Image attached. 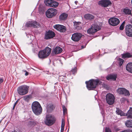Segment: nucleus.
Listing matches in <instances>:
<instances>
[{
	"mask_svg": "<svg viewBox=\"0 0 132 132\" xmlns=\"http://www.w3.org/2000/svg\"><path fill=\"white\" fill-rule=\"evenodd\" d=\"M31 108L32 111L36 115H39L42 113V108L38 102H34L32 104Z\"/></svg>",
	"mask_w": 132,
	"mask_h": 132,
	"instance_id": "1",
	"label": "nucleus"
},
{
	"mask_svg": "<svg viewBox=\"0 0 132 132\" xmlns=\"http://www.w3.org/2000/svg\"><path fill=\"white\" fill-rule=\"evenodd\" d=\"M87 87L88 90H92L96 87L97 85L100 84L101 82L98 80L91 79L85 82Z\"/></svg>",
	"mask_w": 132,
	"mask_h": 132,
	"instance_id": "2",
	"label": "nucleus"
},
{
	"mask_svg": "<svg viewBox=\"0 0 132 132\" xmlns=\"http://www.w3.org/2000/svg\"><path fill=\"white\" fill-rule=\"evenodd\" d=\"M51 51V48L48 47H46L44 50L39 51L38 56L40 59L46 58L50 55Z\"/></svg>",
	"mask_w": 132,
	"mask_h": 132,
	"instance_id": "3",
	"label": "nucleus"
},
{
	"mask_svg": "<svg viewBox=\"0 0 132 132\" xmlns=\"http://www.w3.org/2000/svg\"><path fill=\"white\" fill-rule=\"evenodd\" d=\"M29 87L26 85H23L19 87L17 89L18 93L20 95H23L27 93Z\"/></svg>",
	"mask_w": 132,
	"mask_h": 132,
	"instance_id": "4",
	"label": "nucleus"
},
{
	"mask_svg": "<svg viewBox=\"0 0 132 132\" xmlns=\"http://www.w3.org/2000/svg\"><path fill=\"white\" fill-rule=\"evenodd\" d=\"M100 29L98 26L96 24H94L91 26V28L87 30V33L89 34H92L98 31Z\"/></svg>",
	"mask_w": 132,
	"mask_h": 132,
	"instance_id": "5",
	"label": "nucleus"
},
{
	"mask_svg": "<svg viewBox=\"0 0 132 132\" xmlns=\"http://www.w3.org/2000/svg\"><path fill=\"white\" fill-rule=\"evenodd\" d=\"M55 119L54 117L49 115L46 116L45 122L46 125L51 126L55 122Z\"/></svg>",
	"mask_w": 132,
	"mask_h": 132,
	"instance_id": "6",
	"label": "nucleus"
},
{
	"mask_svg": "<svg viewBox=\"0 0 132 132\" xmlns=\"http://www.w3.org/2000/svg\"><path fill=\"white\" fill-rule=\"evenodd\" d=\"M57 13V10L54 8L49 9L46 12V15L48 18H51Z\"/></svg>",
	"mask_w": 132,
	"mask_h": 132,
	"instance_id": "7",
	"label": "nucleus"
},
{
	"mask_svg": "<svg viewBox=\"0 0 132 132\" xmlns=\"http://www.w3.org/2000/svg\"><path fill=\"white\" fill-rule=\"evenodd\" d=\"M106 100L107 103L110 105H111L114 102V97L112 94H108L106 96Z\"/></svg>",
	"mask_w": 132,
	"mask_h": 132,
	"instance_id": "8",
	"label": "nucleus"
},
{
	"mask_svg": "<svg viewBox=\"0 0 132 132\" xmlns=\"http://www.w3.org/2000/svg\"><path fill=\"white\" fill-rule=\"evenodd\" d=\"M117 92L119 94L123 95L125 96H129L130 95L129 91L123 88H118L117 90Z\"/></svg>",
	"mask_w": 132,
	"mask_h": 132,
	"instance_id": "9",
	"label": "nucleus"
},
{
	"mask_svg": "<svg viewBox=\"0 0 132 132\" xmlns=\"http://www.w3.org/2000/svg\"><path fill=\"white\" fill-rule=\"evenodd\" d=\"M120 22V21L118 19L113 17L110 18L109 20V24L113 26H116Z\"/></svg>",
	"mask_w": 132,
	"mask_h": 132,
	"instance_id": "10",
	"label": "nucleus"
},
{
	"mask_svg": "<svg viewBox=\"0 0 132 132\" xmlns=\"http://www.w3.org/2000/svg\"><path fill=\"white\" fill-rule=\"evenodd\" d=\"M55 33L51 30H49L46 31L45 34L44 38L46 39H48L52 38L55 37Z\"/></svg>",
	"mask_w": 132,
	"mask_h": 132,
	"instance_id": "11",
	"label": "nucleus"
},
{
	"mask_svg": "<svg viewBox=\"0 0 132 132\" xmlns=\"http://www.w3.org/2000/svg\"><path fill=\"white\" fill-rule=\"evenodd\" d=\"M126 33V35L130 37H132V25L128 24L125 27Z\"/></svg>",
	"mask_w": 132,
	"mask_h": 132,
	"instance_id": "12",
	"label": "nucleus"
},
{
	"mask_svg": "<svg viewBox=\"0 0 132 132\" xmlns=\"http://www.w3.org/2000/svg\"><path fill=\"white\" fill-rule=\"evenodd\" d=\"M98 4L104 7H106L111 4V3L109 0H103L100 1Z\"/></svg>",
	"mask_w": 132,
	"mask_h": 132,
	"instance_id": "13",
	"label": "nucleus"
},
{
	"mask_svg": "<svg viewBox=\"0 0 132 132\" xmlns=\"http://www.w3.org/2000/svg\"><path fill=\"white\" fill-rule=\"evenodd\" d=\"M82 36L81 34L76 33H74L72 35L71 38L73 41L77 42L80 39Z\"/></svg>",
	"mask_w": 132,
	"mask_h": 132,
	"instance_id": "14",
	"label": "nucleus"
},
{
	"mask_svg": "<svg viewBox=\"0 0 132 132\" xmlns=\"http://www.w3.org/2000/svg\"><path fill=\"white\" fill-rule=\"evenodd\" d=\"M54 28L61 32H65L66 31V27L62 25L56 24L54 26Z\"/></svg>",
	"mask_w": 132,
	"mask_h": 132,
	"instance_id": "15",
	"label": "nucleus"
},
{
	"mask_svg": "<svg viewBox=\"0 0 132 132\" xmlns=\"http://www.w3.org/2000/svg\"><path fill=\"white\" fill-rule=\"evenodd\" d=\"M37 25V22H36L31 21L27 22L25 24V26L27 27H35Z\"/></svg>",
	"mask_w": 132,
	"mask_h": 132,
	"instance_id": "16",
	"label": "nucleus"
},
{
	"mask_svg": "<svg viewBox=\"0 0 132 132\" xmlns=\"http://www.w3.org/2000/svg\"><path fill=\"white\" fill-rule=\"evenodd\" d=\"M62 51V49L59 47H57L53 49L52 53H53L55 54L60 53Z\"/></svg>",
	"mask_w": 132,
	"mask_h": 132,
	"instance_id": "17",
	"label": "nucleus"
},
{
	"mask_svg": "<svg viewBox=\"0 0 132 132\" xmlns=\"http://www.w3.org/2000/svg\"><path fill=\"white\" fill-rule=\"evenodd\" d=\"M117 77L116 75L111 74L108 75L106 77V78L108 80L111 79L115 81L116 80Z\"/></svg>",
	"mask_w": 132,
	"mask_h": 132,
	"instance_id": "18",
	"label": "nucleus"
},
{
	"mask_svg": "<svg viewBox=\"0 0 132 132\" xmlns=\"http://www.w3.org/2000/svg\"><path fill=\"white\" fill-rule=\"evenodd\" d=\"M84 17L87 20H92L94 19L95 16L92 14H87L84 15Z\"/></svg>",
	"mask_w": 132,
	"mask_h": 132,
	"instance_id": "19",
	"label": "nucleus"
},
{
	"mask_svg": "<svg viewBox=\"0 0 132 132\" xmlns=\"http://www.w3.org/2000/svg\"><path fill=\"white\" fill-rule=\"evenodd\" d=\"M126 69L128 71L132 73V63H129L127 65Z\"/></svg>",
	"mask_w": 132,
	"mask_h": 132,
	"instance_id": "20",
	"label": "nucleus"
},
{
	"mask_svg": "<svg viewBox=\"0 0 132 132\" xmlns=\"http://www.w3.org/2000/svg\"><path fill=\"white\" fill-rule=\"evenodd\" d=\"M54 108L55 106L54 105L52 104H49L47 107V111L49 113L51 112Z\"/></svg>",
	"mask_w": 132,
	"mask_h": 132,
	"instance_id": "21",
	"label": "nucleus"
},
{
	"mask_svg": "<svg viewBox=\"0 0 132 132\" xmlns=\"http://www.w3.org/2000/svg\"><path fill=\"white\" fill-rule=\"evenodd\" d=\"M126 116L128 118H132V107L130 108L129 110L128 111L127 113L126 114Z\"/></svg>",
	"mask_w": 132,
	"mask_h": 132,
	"instance_id": "22",
	"label": "nucleus"
},
{
	"mask_svg": "<svg viewBox=\"0 0 132 132\" xmlns=\"http://www.w3.org/2000/svg\"><path fill=\"white\" fill-rule=\"evenodd\" d=\"M68 16V15L64 13H63L59 17V18L61 20H64L66 19Z\"/></svg>",
	"mask_w": 132,
	"mask_h": 132,
	"instance_id": "23",
	"label": "nucleus"
},
{
	"mask_svg": "<svg viewBox=\"0 0 132 132\" xmlns=\"http://www.w3.org/2000/svg\"><path fill=\"white\" fill-rule=\"evenodd\" d=\"M132 56V55L130 53H127L124 54H122V57L123 58H129L131 57Z\"/></svg>",
	"mask_w": 132,
	"mask_h": 132,
	"instance_id": "24",
	"label": "nucleus"
},
{
	"mask_svg": "<svg viewBox=\"0 0 132 132\" xmlns=\"http://www.w3.org/2000/svg\"><path fill=\"white\" fill-rule=\"evenodd\" d=\"M117 114L120 115L121 116H126V114L124 113L122 111L118 109H117L116 111Z\"/></svg>",
	"mask_w": 132,
	"mask_h": 132,
	"instance_id": "25",
	"label": "nucleus"
},
{
	"mask_svg": "<svg viewBox=\"0 0 132 132\" xmlns=\"http://www.w3.org/2000/svg\"><path fill=\"white\" fill-rule=\"evenodd\" d=\"M125 125L127 127L132 128V120L127 121L125 122Z\"/></svg>",
	"mask_w": 132,
	"mask_h": 132,
	"instance_id": "26",
	"label": "nucleus"
},
{
	"mask_svg": "<svg viewBox=\"0 0 132 132\" xmlns=\"http://www.w3.org/2000/svg\"><path fill=\"white\" fill-rule=\"evenodd\" d=\"M81 23L80 22H77L74 23V27L77 29H78L81 28L80 24Z\"/></svg>",
	"mask_w": 132,
	"mask_h": 132,
	"instance_id": "27",
	"label": "nucleus"
},
{
	"mask_svg": "<svg viewBox=\"0 0 132 132\" xmlns=\"http://www.w3.org/2000/svg\"><path fill=\"white\" fill-rule=\"evenodd\" d=\"M52 0H45L44 2L46 6H49L50 7L51 5L52 4Z\"/></svg>",
	"mask_w": 132,
	"mask_h": 132,
	"instance_id": "28",
	"label": "nucleus"
},
{
	"mask_svg": "<svg viewBox=\"0 0 132 132\" xmlns=\"http://www.w3.org/2000/svg\"><path fill=\"white\" fill-rule=\"evenodd\" d=\"M59 5L58 3L53 1L52 3V4L51 5L50 7H57Z\"/></svg>",
	"mask_w": 132,
	"mask_h": 132,
	"instance_id": "29",
	"label": "nucleus"
},
{
	"mask_svg": "<svg viewBox=\"0 0 132 132\" xmlns=\"http://www.w3.org/2000/svg\"><path fill=\"white\" fill-rule=\"evenodd\" d=\"M123 11L125 14H131V10L127 8L124 9H123Z\"/></svg>",
	"mask_w": 132,
	"mask_h": 132,
	"instance_id": "30",
	"label": "nucleus"
},
{
	"mask_svg": "<svg viewBox=\"0 0 132 132\" xmlns=\"http://www.w3.org/2000/svg\"><path fill=\"white\" fill-rule=\"evenodd\" d=\"M125 21H123L121 25L120 26L119 29L121 30H122L123 29L124 24H125Z\"/></svg>",
	"mask_w": 132,
	"mask_h": 132,
	"instance_id": "31",
	"label": "nucleus"
},
{
	"mask_svg": "<svg viewBox=\"0 0 132 132\" xmlns=\"http://www.w3.org/2000/svg\"><path fill=\"white\" fill-rule=\"evenodd\" d=\"M119 65L121 66L124 60L122 59L119 58Z\"/></svg>",
	"mask_w": 132,
	"mask_h": 132,
	"instance_id": "32",
	"label": "nucleus"
},
{
	"mask_svg": "<svg viewBox=\"0 0 132 132\" xmlns=\"http://www.w3.org/2000/svg\"><path fill=\"white\" fill-rule=\"evenodd\" d=\"M76 68L75 67L73 69H72V70H71V72H72L73 74H75L76 72Z\"/></svg>",
	"mask_w": 132,
	"mask_h": 132,
	"instance_id": "33",
	"label": "nucleus"
},
{
	"mask_svg": "<svg viewBox=\"0 0 132 132\" xmlns=\"http://www.w3.org/2000/svg\"><path fill=\"white\" fill-rule=\"evenodd\" d=\"M63 112L64 113H66L67 111V109L66 108H65V106L63 105Z\"/></svg>",
	"mask_w": 132,
	"mask_h": 132,
	"instance_id": "34",
	"label": "nucleus"
},
{
	"mask_svg": "<svg viewBox=\"0 0 132 132\" xmlns=\"http://www.w3.org/2000/svg\"><path fill=\"white\" fill-rule=\"evenodd\" d=\"M65 125V122L64 120L63 119H62V124L61 127H64Z\"/></svg>",
	"mask_w": 132,
	"mask_h": 132,
	"instance_id": "35",
	"label": "nucleus"
},
{
	"mask_svg": "<svg viewBox=\"0 0 132 132\" xmlns=\"http://www.w3.org/2000/svg\"><path fill=\"white\" fill-rule=\"evenodd\" d=\"M105 132H111L109 128L106 127L105 128Z\"/></svg>",
	"mask_w": 132,
	"mask_h": 132,
	"instance_id": "36",
	"label": "nucleus"
},
{
	"mask_svg": "<svg viewBox=\"0 0 132 132\" xmlns=\"http://www.w3.org/2000/svg\"><path fill=\"white\" fill-rule=\"evenodd\" d=\"M18 101H17L14 104V105L13 106V109H14L15 107V106L16 105V104H17V103H18Z\"/></svg>",
	"mask_w": 132,
	"mask_h": 132,
	"instance_id": "37",
	"label": "nucleus"
},
{
	"mask_svg": "<svg viewBox=\"0 0 132 132\" xmlns=\"http://www.w3.org/2000/svg\"><path fill=\"white\" fill-rule=\"evenodd\" d=\"M64 127H61V132H63L64 130Z\"/></svg>",
	"mask_w": 132,
	"mask_h": 132,
	"instance_id": "38",
	"label": "nucleus"
},
{
	"mask_svg": "<svg viewBox=\"0 0 132 132\" xmlns=\"http://www.w3.org/2000/svg\"><path fill=\"white\" fill-rule=\"evenodd\" d=\"M3 79L2 78H0V85H1V83L3 82Z\"/></svg>",
	"mask_w": 132,
	"mask_h": 132,
	"instance_id": "39",
	"label": "nucleus"
},
{
	"mask_svg": "<svg viewBox=\"0 0 132 132\" xmlns=\"http://www.w3.org/2000/svg\"><path fill=\"white\" fill-rule=\"evenodd\" d=\"M25 72H26L25 73V75L26 76H27L28 75V73L26 71V70L25 71Z\"/></svg>",
	"mask_w": 132,
	"mask_h": 132,
	"instance_id": "40",
	"label": "nucleus"
},
{
	"mask_svg": "<svg viewBox=\"0 0 132 132\" xmlns=\"http://www.w3.org/2000/svg\"><path fill=\"white\" fill-rule=\"evenodd\" d=\"M29 96H26L24 97V98H25L26 99H27V98H29Z\"/></svg>",
	"mask_w": 132,
	"mask_h": 132,
	"instance_id": "41",
	"label": "nucleus"
},
{
	"mask_svg": "<svg viewBox=\"0 0 132 132\" xmlns=\"http://www.w3.org/2000/svg\"><path fill=\"white\" fill-rule=\"evenodd\" d=\"M130 87L131 88H132V83L130 84Z\"/></svg>",
	"mask_w": 132,
	"mask_h": 132,
	"instance_id": "42",
	"label": "nucleus"
},
{
	"mask_svg": "<svg viewBox=\"0 0 132 132\" xmlns=\"http://www.w3.org/2000/svg\"><path fill=\"white\" fill-rule=\"evenodd\" d=\"M85 46H81V47L82 48H83L85 47Z\"/></svg>",
	"mask_w": 132,
	"mask_h": 132,
	"instance_id": "43",
	"label": "nucleus"
},
{
	"mask_svg": "<svg viewBox=\"0 0 132 132\" xmlns=\"http://www.w3.org/2000/svg\"><path fill=\"white\" fill-rule=\"evenodd\" d=\"M78 3V2L77 1H76L75 2V3L77 4V3Z\"/></svg>",
	"mask_w": 132,
	"mask_h": 132,
	"instance_id": "44",
	"label": "nucleus"
},
{
	"mask_svg": "<svg viewBox=\"0 0 132 132\" xmlns=\"http://www.w3.org/2000/svg\"><path fill=\"white\" fill-rule=\"evenodd\" d=\"M131 23H132V19H131Z\"/></svg>",
	"mask_w": 132,
	"mask_h": 132,
	"instance_id": "45",
	"label": "nucleus"
},
{
	"mask_svg": "<svg viewBox=\"0 0 132 132\" xmlns=\"http://www.w3.org/2000/svg\"><path fill=\"white\" fill-rule=\"evenodd\" d=\"M131 3L132 4V0H131Z\"/></svg>",
	"mask_w": 132,
	"mask_h": 132,
	"instance_id": "46",
	"label": "nucleus"
}]
</instances>
